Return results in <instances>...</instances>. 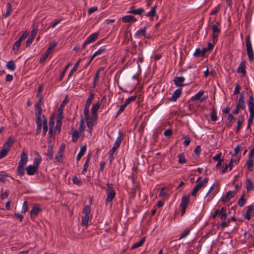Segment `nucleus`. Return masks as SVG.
I'll return each instance as SVG.
<instances>
[{"label": "nucleus", "mask_w": 254, "mask_h": 254, "mask_svg": "<svg viewBox=\"0 0 254 254\" xmlns=\"http://www.w3.org/2000/svg\"><path fill=\"white\" fill-rule=\"evenodd\" d=\"M101 69H99L96 72L94 78V81H93V87L95 88L96 86L97 83L99 80V72Z\"/></svg>", "instance_id": "obj_49"}, {"label": "nucleus", "mask_w": 254, "mask_h": 254, "mask_svg": "<svg viewBox=\"0 0 254 254\" xmlns=\"http://www.w3.org/2000/svg\"><path fill=\"white\" fill-rule=\"evenodd\" d=\"M227 213L226 212V209L224 208V210L222 211V212H221V213L219 214V216H220V218L222 221H224L226 220Z\"/></svg>", "instance_id": "obj_61"}, {"label": "nucleus", "mask_w": 254, "mask_h": 254, "mask_svg": "<svg viewBox=\"0 0 254 254\" xmlns=\"http://www.w3.org/2000/svg\"><path fill=\"white\" fill-rule=\"evenodd\" d=\"M127 106V105H125V104L124 103V104L120 106L119 110L117 113L116 118H117V117H118L122 112H124Z\"/></svg>", "instance_id": "obj_62"}, {"label": "nucleus", "mask_w": 254, "mask_h": 254, "mask_svg": "<svg viewBox=\"0 0 254 254\" xmlns=\"http://www.w3.org/2000/svg\"><path fill=\"white\" fill-rule=\"evenodd\" d=\"M246 186L247 191H250L254 190V186L251 179L248 178L246 180Z\"/></svg>", "instance_id": "obj_24"}, {"label": "nucleus", "mask_w": 254, "mask_h": 254, "mask_svg": "<svg viewBox=\"0 0 254 254\" xmlns=\"http://www.w3.org/2000/svg\"><path fill=\"white\" fill-rule=\"evenodd\" d=\"M41 210V208L39 206H33L30 211V218L32 219H34Z\"/></svg>", "instance_id": "obj_11"}, {"label": "nucleus", "mask_w": 254, "mask_h": 254, "mask_svg": "<svg viewBox=\"0 0 254 254\" xmlns=\"http://www.w3.org/2000/svg\"><path fill=\"white\" fill-rule=\"evenodd\" d=\"M79 136V133L77 130L74 131L72 134V140L73 142H75Z\"/></svg>", "instance_id": "obj_54"}, {"label": "nucleus", "mask_w": 254, "mask_h": 254, "mask_svg": "<svg viewBox=\"0 0 254 254\" xmlns=\"http://www.w3.org/2000/svg\"><path fill=\"white\" fill-rule=\"evenodd\" d=\"M87 122V126L89 129V131L91 132L92 130L93 126L96 124V122H94L90 120L89 118L88 120H86Z\"/></svg>", "instance_id": "obj_50"}, {"label": "nucleus", "mask_w": 254, "mask_h": 254, "mask_svg": "<svg viewBox=\"0 0 254 254\" xmlns=\"http://www.w3.org/2000/svg\"><path fill=\"white\" fill-rule=\"evenodd\" d=\"M6 66L11 71H13L15 69V64L13 61H8L6 64Z\"/></svg>", "instance_id": "obj_43"}, {"label": "nucleus", "mask_w": 254, "mask_h": 254, "mask_svg": "<svg viewBox=\"0 0 254 254\" xmlns=\"http://www.w3.org/2000/svg\"><path fill=\"white\" fill-rule=\"evenodd\" d=\"M28 33L27 31H25L18 40L14 42L13 44V49L18 50L20 46L21 42L25 40L28 36Z\"/></svg>", "instance_id": "obj_7"}, {"label": "nucleus", "mask_w": 254, "mask_h": 254, "mask_svg": "<svg viewBox=\"0 0 254 254\" xmlns=\"http://www.w3.org/2000/svg\"><path fill=\"white\" fill-rule=\"evenodd\" d=\"M34 38H33L32 37H30L29 36L26 42V47H29L30 46L31 44H32V43L33 42V40H34Z\"/></svg>", "instance_id": "obj_64"}, {"label": "nucleus", "mask_w": 254, "mask_h": 254, "mask_svg": "<svg viewBox=\"0 0 254 254\" xmlns=\"http://www.w3.org/2000/svg\"><path fill=\"white\" fill-rule=\"evenodd\" d=\"M244 122V116H239L237 121V126L236 129V132H239L241 129V125Z\"/></svg>", "instance_id": "obj_27"}, {"label": "nucleus", "mask_w": 254, "mask_h": 254, "mask_svg": "<svg viewBox=\"0 0 254 254\" xmlns=\"http://www.w3.org/2000/svg\"><path fill=\"white\" fill-rule=\"evenodd\" d=\"M64 119L63 117L60 116V117H58V120L56 123V126L55 127V129L58 130L60 133L61 131V126H62V122L63 119Z\"/></svg>", "instance_id": "obj_32"}, {"label": "nucleus", "mask_w": 254, "mask_h": 254, "mask_svg": "<svg viewBox=\"0 0 254 254\" xmlns=\"http://www.w3.org/2000/svg\"><path fill=\"white\" fill-rule=\"evenodd\" d=\"M41 160L42 159L40 155L38 153H36V157L34 158V161L33 162V165L35 166L36 167L38 168L39 165L41 163Z\"/></svg>", "instance_id": "obj_28"}, {"label": "nucleus", "mask_w": 254, "mask_h": 254, "mask_svg": "<svg viewBox=\"0 0 254 254\" xmlns=\"http://www.w3.org/2000/svg\"><path fill=\"white\" fill-rule=\"evenodd\" d=\"M36 123L37 125V127L36 129V133L38 134H39L41 130L42 126V123L41 122V116H36Z\"/></svg>", "instance_id": "obj_25"}, {"label": "nucleus", "mask_w": 254, "mask_h": 254, "mask_svg": "<svg viewBox=\"0 0 254 254\" xmlns=\"http://www.w3.org/2000/svg\"><path fill=\"white\" fill-rule=\"evenodd\" d=\"M46 155L50 160H52L53 159L54 151L52 145H48Z\"/></svg>", "instance_id": "obj_29"}, {"label": "nucleus", "mask_w": 254, "mask_h": 254, "mask_svg": "<svg viewBox=\"0 0 254 254\" xmlns=\"http://www.w3.org/2000/svg\"><path fill=\"white\" fill-rule=\"evenodd\" d=\"M87 122V126L89 129V131L91 132L92 130L93 126L96 124V122H94L90 120L89 118L88 120H86Z\"/></svg>", "instance_id": "obj_51"}, {"label": "nucleus", "mask_w": 254, "mask_h": 254, "mask_svg": "<svg viewBox=\"0 0 254 254\" xmlns=\"http://www.w3.org/2000/svg\"><path fill=\"white\" fill-rule=\"evenodd\" d=\"M246 199L244 198V193H243L241 197L238 200V203L240 206L242 207L244 205Z\"/></svg>", "instance_id": "obj_60"}, {"label": "nucleus", "mask_w": 254, "mask_h": 254, "mask_svg": "<svg viewBox=\"0 0 254 254\" xmlns=\"http://www.w3.org/2000/svg\"><path fill=\"white\" fill-rule=\"evenodd\" d=\"M236 192L233 191L227 192L225 196L223 197L221 199L222 202H228L233 197H234Z\"/></svg>", "instance_id": "obj_17"}, {"label": "nucleus", "mask_w": 254, "mask_h": 254, "mask_svg": "<svg viewBox=\"0 0 254 254\" xmlns=\"http://www.w3.org/2000/svg\"><path fill=\"white\" fill-rule=\"evenodd\" d=\"M101 102L100 101H98L96 104H94L92 106L91 109L92 113H97V111L100 108L101 105Z\"/></svg>", "instance_id": "obj_41"}, {"label": "nucleus", "mask_w": 254, "mask_h": 254, "mask_svg": "<svg viewBox=\"0 0 254 254\" xmlns=\"http://www.w3.org/2000/svg\"><path fill=\"white\" fill-rule=\"evenodd\" d=\"M203 186V183H199L196 185L193 189L191 192V195L193 196H195L197 191L201 188Z\"/></svg>", "instance_id": "obj_30"}, {"label": "nucleus", "mask_w": 254, "mask_h": 254, "mask_svg": "<svg viewBox=\"0 0 254 254\" xmlns=\"http://www.w3.org/2000/svg\"><path fill=\"white\" fill-rule=\"evenodd\" d=\"M81 60H82L81 59H79L75 63V64H74V66L73 67V68H72V69L71 70V71H70V72L69 73V75H68L69 76L72 75L73 73L74 72H75L77 69V68L78 67L79 64L80 63V62L81 61Z\"/></svg>", "instance_id": "obj_47"}, {"label": "nucleus", "mask_w": 254, "mask_h": 254, "mask_svg": "<svg viewBox=\"0 0 254 254\" xmlns=\"http://www.w3.org/2000/svg\"><path fill=\"white\" fill-rule=\"evenodd\" d=\"M203 94H204L203 91H202V90L200 91L197 94H196L194 96H192L191 98V100L192 101H196L200 100V102H203L204 100L203 99H201V98L203 96Z\"/></svg>", "instance_id": "obj_20"}, {"label": "nucleus", "mask_w": 254, "mask_h": 254, "mask_svg": "<svg viewBox=\"0 0 254 254\" xmlns=\"http://www.w3.org/2000/svg\"><path fill=\"white\" fill-rule=\"evenodd\" d=\"M13 139L11 137H9L7 139L6 142L3 144L2 148L6 150V151H7V152H8V151L10 149L11 146L13 144Z\"/></svg>", "instance_id": "obj_13"}, {"label": "nucleus", "mask_w": 254, "mask_h": 254, "mask_svg": "<svg viewBox=\"0 0 254 254\" xmlns=\"http://www.w3.org/2000/svg\"><path fill=\"white\" fill-rule=\"evenodd\" d=\"M156 8V5L153 6L151 8L150 11L149 12H148L146 15L148 17H153L155 15Z\"/></svg>", "instance_id": "obj_52"}, {"label": "nucleus", "mask_w": 254, "mask_h": 254, "mask_svg": "<svg viewBox=\"0 0 254 254\" xmlns=\"http://www.w3.org/2000/svg\"><path fill=\"white\" fill-rule=\"evenodd\" d=\"M89 220V215H84L82 216L81 224L83 226L87 227L88 225V221Z\"/></svg>", "instance_id": "obj_42"}, {"label": "nucleus", "mask_w": 254, "mask_h": 254, "mask_svg": "<svg viewBox=\"0 0 254 254\" xmlns=\"http://www.w3.org/2000/svg\"><path fill=\"white\" fill-rule=\"evenodd\" d=\"M248 105L250 111V117L248 120L247 128L250 127L251 126L253 123V120L254 118V98L253 96L249 97Z\"/></svg>", "instance_id": "obj_1"}, {"label": "nucleus", "mask_w": 254, "mask_h": 254, "mask_svg": "<svg viewBox=\"0 0 254 254\" xmlns=\"http://www.w3.org/2000/svg\"><path fill=\"white\" fill-rule=\"evenodd\" d=\"M99 35L98 32H95L89 36L82 45V49H85L86 45L94 42L97 39Z\"/></svg>", "instance_id": "obj_4"}, {"label": "nucleus", "mask_w": 254, "mask_h": 254, "mask_svg": "<svg viewBox=\"0 0 254 254\" xmlns=\"http://www.w3.org/2000/svg\"><path fill=\"white\" fill-rule=\"evenodd\" d=\"M173 81L177 87H182L184 86L183 83L185 81V78L183 76H175L174 78Z\"/></svg>", "instance_id": "obj_15"}, {"label": "nucleus", "mask_w": 254, "mask_h": 254, "mask_svg": "<svg viewBox=\"0 0 254 254\" xmlns=\"http://www.w3.org/2000/svg\"><path fill=\"white\" fill-rule=\"evenodd\" d=\"M63 154L62 150L58 151V155L56 156V159L58 162H61L63 161Z\"/></svg>", "instance_id": "obj_58"}, {"label": "nucleus", "mask_w": 254, "mask_h": 254, "mask_svg": "<svg viewBox=\"0 0 254 254\" xmlns=\"http://www.w3.org/2000/svg\"><path fill=\"white\" fill-rule=\"evenodd\" d=\"M182 89L181 88H179L176 90L171 97V100L173 101H176L177 100L180 98L182 94Z\"/></svg>", "instance_id": "obj_18"}, {"label": "nucleus", "mask_w": 254, "mask_h": 254, "mask_svg": "<svg viewBox=\"0 0 254 254\" xmlns=\"http://www.w3.org/2000/svg\"><path fill=\"white\" fill-rule=\"evenodd\" d=\"M28 209V203L27 201H24L21 210L22 213H25Z\"/></svg>", "instance_id": "obj_59"}, {"label": "nucleus", "mask_w": 254, "mask_h": 254, "mask_svg": "<svg viewBox=\"0 0 254 254\" xmlns=\"http://www.w3.org/2000/svg\"><path fill=\"white\" fill-rule=\"evenodd\" d=\"M121 142H122V137H121V136L120 135L117 138V139L114 144L112 149H113V150H116L117 149H118L120 146Z\"/></svg>", "instance_id": "obj_31"}, {"label": "nucleus", "mask_w": 254, "mask_h": 254, "mask_svg": "<svg viewBox=\"0 0 254 254\" xmlns=\"http://www.w3.org/2000/svg\"><path fill=\"white\" fill-rule=\"evenodd\" d=\"M239 161V158L234 159L233 158H231L230 161L228 164H227L224 168L222 170V172L223 173H225L227 172V169L229 168V170H231L233 167V163L235 162V163H237Z\"/></svg>", "instance_id": "obj_10"}, {"label": "nucleus", "mask_w": 254, "mask_h": 254, "mask_svg": "<svg viewBox=\"0 0 254 254\" xmlns=\"http://www.w3.org/2000/svg\"><path fill=\"white\" fill-rule=\"evenodd\" d=\"M84 114L85 116V118L86 120H88L90 118L89 116V107H85L84 109Z\"/></svg>", "instance_id": "obj_63"}, {"label": "nucleus", "mask_w": 254, "mask_h": 254, "mask_svg": "<svg viewBox=\"0 0 254 254\" xmlns=\"http://www.w3.org/2000/svg\"><path fill=\"white\" fill-rule=\"evenodd\" d=\"M57 45V43L55 42H54L50 44L49 47L47 49V50L45 52L44 56L40 58V63H42L45 61V60L48 57L50 54L52 52V51L56 47Z\"/></svg>", "instance_id": "obj_5"}, {"label": "nucleus", "mask_w": 254, "mask_h": 254, "mask_svg": "<svg viewBox=\"0 0 254 254\" xmlns=\"http://www.w3.org/2000/svg\"><path fill=\"white\" fill-rule=\"evenodd\" d=\"M136 98V96H132L128 97L127 99L125 102V105H128L131 102L134 101Z\"/></svg>", "instance_id": "obj_57"}, {"label": "nucleus", "mask_w": 254, "mask_h": 254, "mask_svg": "<svg viewBox=\"0 0 254 254\" xmlns=\"http://www.w3.org/2000/svg\"><path fill=\"white\" fill-rule=\"evenodd\" d=\"M146 27L138 30L135 34V36L137 37H140L143 36L146 33Z\"/></svg>", "instance_id": "obj_40"}, {"label": "nucleus", "mask_w": 254, "mask_h": 254, "mask_svg": "<svg viewBox=\"0 0 254 254\" xmlns=\"http://www.w3.org/2000/svg\"><path fill=\"white\" fill-rule=\"evenodd\" d=\"M94 97V94L93 93H91L89 95V96L86 102V104L85 105V107H90L91 104L92 103V102L93 101Z\"/></svg>", "instance_id": "obj_44"}, {"label": "nucleus", "mask_w": 254, "mask_h": 254, "mask_svg": "<svg viewBox=\"0 0 254 254\" xmlns=\"http://www.w3.org/2000/svg\"><path fill=\"white\" fill-rule=\"evenodd\" d=\"M253 163L254 161L252 158H249V159L247 162V165L248 170L251 172L253 170Z\"/></svg>", "instance_id": "obj_46"}, {"label": "nucleus", "mask_w": 254, "mask_h": 254, "mask_svg": "<svg viewBox=\"0 0 254 254\" xmlns=\"http://www.w3.org/2000/svg\"><path fill=\"white\" fill-rule=\"evenodd\" d=\"M145 241V238H142L139 242L134 243L132 246L131 249H134L141 247L144 243Z\"/></svg>", "instance_id": "obj_37"}, {"label": "nucleus", "mask_w": 254, "mask_h": 254, "mask_svg": "<svg viewBox=\"0 0 254 254\" xmlns=\"http://www.w3.org/2000/svg\"><path fill=\"white\" fill-rule=\"evenodd\" d=\"M246 61H243L241 62L238 69H237V72L238 73H241V77H243L246 75Z\"/></svg>", "instance_id": "obj_8"}, {"label": "nucleus", "mask_w": 254, "mask_h": 254, "mask_svg": "<svg viewBox=\"0 0 254 254\" xmlns=\"http://www.w3.org/2000/svg\"><path fill=\"white\" fill-rule=\"evenodd\" d=\"M178 162L179 164H182L185 163L186 162V159L185 158V155L183 153H180L178 155Z\"/></svg>", "instance_id": "obj_45"}, {"label": "nucleus", "mask_w": 254, "mask_h": 254, "mask_svg": "<svg viewBox=\"0 0 254 254\" xmlns=\"http://www.w3.org/2000/svg\"><path fill=\"white\" fill-rule=\"evenodd\" d=\"M28 161V156L25 151H22L20 155V160L18 165L25 166Z\"/></svg>", "instance_id": "obj_12"}, {"label": "nucleus", "mask_w": 254, "mask_h": 254, "mask_svg": "<svg viewBox=\"0 0 254 254\" xmlns=\"http://www.w3.org/2000/svg\"><path fill=\"white\" fill-rule=\"evenodd\" d=\"M216 111L214 107L212 108V112L210 114V119L212 121H216L218 120V117L216 115Z\"/></svg>", "instance_id": "obj_39"}, {"label": "nucleus", "mask_w": 254, "mask_h": 254, "mask_svg": "<svg viewBox=\"0 0 254 254\" xmlns=\"http://www.w3.org/2000/svg\"><path fill=\"white\" fill-rule=\"evenodd\" d=\"M237 106L240 108H241L242 110H244L246 108V105L244 101V93H242L239 97V100H238V103L237 105Z\"/></svg>", "instance_id": "obj_16"}, {"label": "nucleus", "mask_w": 254, "mask_h": 254, "mask_svg": "<svg viewBox=\"0 0 254 254\" xmlns=\"http://www.w3.org/2000/svg\"><path fill=\"white\" fill-rule=\"evenodd\" d=\"M107 197L105 203L107 204L108 203L112 201L116 195V191L114 189L110 186L109 184H107V188L106 190Z\"/></svg>", "instance_id": "obj_2"}, {"label": "nucleus", "mask_w": 254, "mask_h": 254, "mask_svg": "<svg viewBox=\"0 0 254 254\" xmlns=\"http://www.w3.org/2000/svg\"><path fill=\"white\" fill-rule=\"evenodd\" d=\"M106 51L107 49L105 47H102L100 48L93 54V55L91 57V61H92L95 57L104 53Z\"/></svg>", "instance_id": "obj_26"}, {"label": "nucleus", "mask_w": 254, "mask_h": 254, "mask_svg": "<svg viewBox=\"0 0 254 254\" xmlns=\"http://www.w3.org/2000/svg\"><path fill=\"white\" fill-rule=\"evenodd\" d=\"M12 5L10 2L7 3L6 5V12L4 15H3L4 18H6L9 16L12 11Z\"/></svg>", "instance_id": "obj_36"}, {"label": "nucleus", "mask_w": 254, "mask_h": 254, "mask_svg": "<svg viewBox=\"0 0 254 254\" xmlns=\"http://www.w3.org/2000/svg\"><path fill=\"white\" fill-rule=\"evenodd\" d=\"M190 228H186L185 231L181 234L179 237V240H181L187 237L190 233Z\"/></svg>", "instance_id": "obj_48"}, {"label": "nucleus", "mask_w": 254, "mask_h": 254, "mask_svg": "<svg viewBox=\"0 0 254 254\" xmlns=\"http://www.w3.org/2000/svg\"><path fill=\"white\" fill-rule=\"evenodd\" d=\"M27 175L29 176H32L34 175L36 173L38 172V168L36 167L35 166L33 165L28 166L25 169Z\"/></svg>", "instance_id": "obj_14"}, {"label": "nucleus", "mask_w": 254, "mask_h": 254, "mask_svg": "<svg viewBox=\"0 0 254 254\" xmlns=\"http://www.w3.org/2000/svg\"><path fill=\"white\" fill-rule=\"evenodd\" d=\"M246 48L249 60L252 61L254 59V54L249 36L246 37Z\"/></svg>", "instance_id": "obj_3"}, {"label": "nucleus", "mask_w": 254, "mask_h": 254, "mask_svg": "<svg viewBox=\"0 0 254 254\" xmlns=\"http://www.w3.org/2000/svg\"><path fill=\"white\" fill-rule=\"evenodd\" d=\"M86 150V145H84V146L81 147V148H80V150L76 157V160L78 161H79L80 160L81 158L83 156Z\"/></svg>", "instance_id": "obj_33"}, {"label": "nucleus", "mask_w": 254, "mask_h": 254, "mask_svg": "<svg viewBox=\"0 0 254 254\" xmlns=\"http://www.w3.org/2000/svg\"><path fill=\"white\" fill-rule=\"evenodd\" d=\"M43 97L41 96L39 99L38 102L35 105V116H41L42 114V109L41 105L42 104Z\"/></svg>", "instance_id": "obj_9"}, {"label": "nucleus", "mask_w": 254, "mask_h": 254, "mask_svg": "<svg viewBox=\"0 0 254 254\" xmlns=\"http://www.w3.org/2000/svg\"><path fill=\"white\" fill-rule=\"evenodd\" d=\"M131 9L129 11H128L127 12L129 13H132L134 14H138L141 15L142 13L144 11V9L142 8H140L137 9H134L133 8V7L132 6L131 7Z\"/></svg>", "instance_id": "obj_34"}, {"label": "nucleus", "mask_w": 254, "mask_h": 254, "mask_svg": "<svg viewBox=\"0 0 254 254\" xmlns=\"http://www.w3.org/2000/svg\"><path fill=\"white\" fill-rule=\"evenodd\" d=\"M89 160H90V157L89 156L87 160H86L85 163H84V167H83V169L82 171V173L83 174H85L86 173V172H87V168L88 167V166H89Z\"/></svg>", "instance_id": "obj_53"}, {"label": "nucleus", "mask_w": 254, "mask_h": 254, "mask_svg": "<svg viewBox=\"0 0 254 254\" xmlns=\"http://www.w3.org/2000/svg\"><path fill=\"white\" fill-rule=\"evenodd\" d=\"M254 215V211L252 206H249L248 207V209L246 213L245 218L248 220H250L251 217Z\"/></svg>", "instance_id": "obj_21"}, {"label": "nucleus", "mask_w": 254, "mask_h": 254, "mask_svg": "<svg viewBox=\"0 0 254 254\" xmlns=\"http://www.w3.org/2000/svg\"><path fill=\"white\" fill-rule=\"evenodd\" d=\"M82 212L84 215H89L90 213V206L88 205H85L83 209Z\"/></svg>", "instance_id": "obj_55"}, {"label": "nucleus", "mask_w": 254, "mask_h": 254, "mask_svg": "<svg viewBox=\"0 0 254 254\" xmlns=\"http://www.w3.org/2000/svg\"><path fill=\"white\" fill-rule=\"evenodd\" d=\"M189 195H184L182 198L181 203L180 204V207H187V204L189 200Z\"/></svg>", "instance_id": "obj_23"}, {"label": "nucleus", "mask_w": 254, "mask_h": 254, "mask_svg": "<svg viewBox=\"0 0 254 254\" xmlns=\"http://www.w3.org/2000/svg\"><path fill=\"white\" fill-rule=\"evenodd\" d=\"M24 166L18 165L16 169L17 174L20 176H23L25 174V169Z\"/></svg>", "instance_id": "obj_35"}, {"label": "nucleus", "mask_w": 254, "mask_h": 254, "mask_svg": "<svg viewBox=\"0 0 254 254\" xmlns=\"http://www.w3.org/2000/svg\"><path fill=\"white\" fill-rule=\"evenodd\" d=\"M67 102L66 99H64L62 104H61L60 107L57 110V116L58 117L60 116L64 117L63 115V110L64 107V104Z\"/></svg>", "instance_id": "obj_19"}, {"label": "nucleus", "mask_w": 254, "mask_h": 254, "mask_svg": "<svg viewBox=\"0 0 254 254\" xmlns=\"http://www.w3.org/2000/svg\"><path fill=\"white\" fill-rule=\"evenodd\" d=\"M224 210V208L222 207L220 210L219 209H216L214 214L211 215V217L212 219H214L216 218V217L218 215H219V214L221 213V212H222V211Z\"/></svg>", "instance_id": "obj_56"}, {"label": "nucleus", "mask_w": 254, "mask_h": 254, "mask_svg": "<svg viewBox=\"0 0 254 254\" xmlns=\"http://www.w3.org/2000/svg\"><path fill=\"white\" fill-rule=\"evenodd\" d=\"M219 25H220V23L218 22H217L216 24L213 25L211 27L213 32L212 39L213 42L217 41V38L221 33V30L218 27Z\"/></svg>", "instance_id": "obj_6"}, {"label": "nucleus", "mask_w": 254, "mask_h": 254, "mask_svg": "<svg viewBox=\"0 0 254 254\" xmlns=\"http://www.w3.org/2000/svg\"><path fill=\"white\" fill-rule=\"evenodd\" d=\"M136 20V19L132 15H126L122 18V21L125 23L135 22Z\"/></svg>", "instance_id": "obj_22"}, {"label": "nucleus", "mask_w": 254, "mask_h": 254, "mask_svg": "<svg viewBox=\"0 0 254 254\" xmlns=\"http://www.w3.org/2000/svg\"><path fill=\"white\" fill-rule=\"evenodd\" d=\"M44 120L43 121V135L45 136L47 133L48 131V127L47 125V121L46 118L43 116Z\"/></svg>", "instance_id": "obj_38"}]
</instances>
